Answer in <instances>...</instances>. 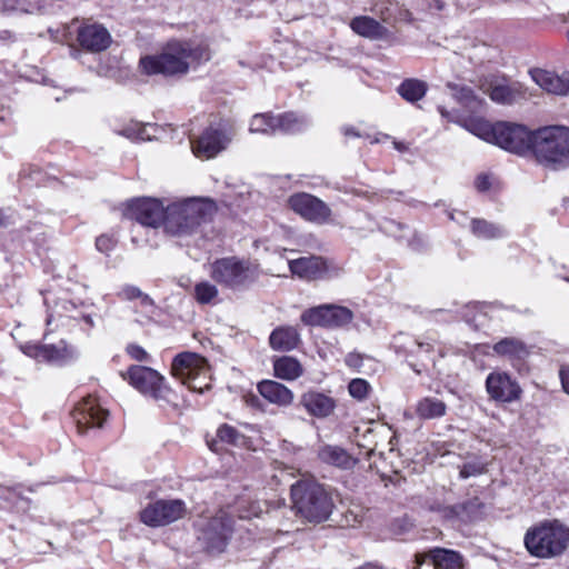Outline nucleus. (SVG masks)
Returning <instances> with one entry per match:
<instances>
[{"label":"nucleus","mask_w":569,"mask_h":569,"mask_svg":"<svg viewBox=\"0 0 569 569\" xmlns=\"http://www.w3.org/2000/svg\"><path fill=\"white\" fill-rule=\"evenodd\" d=\"M216 210V203L209 198H187L168 204L163 232L173 237L190 236Z\"/></svg>","instance_id":"obj_1"},{"label":"nucleus","mask_w":569,"mask_h":569,"mask_svg":"<svg viewBox=\"0 0 569 569\" xmlns=\"http://www.w3.org/2000/svg\"><path fill=\"white\" fill-rule=\"evenodd\" d=\"M209 58V51L204 47L174 41L160 56L144 57V72L167 76L186 73L190 66Z\"/></svg>","instance_id":"obj_2"},{"label":"nucleus","mask_w":569,"mask_h":569,"mask_svg":"<svg viewBox=\"0 0 569 569\" xmlns=\"http://www.w3.org/2000/svg\"><path fill=\"white\" fill-rule=\"evenodd\" d=\"M528 552L540 559L561 556L569 547V527L559 520H545L530 527L523 538Z\"/></svg>","instance_id":"obj_3"},{"label":"nucleus","mask_w":569,"mask_h":569,"mask_svg":"<svg viewBox=\"0 0 569 569\" xmlns=\"http://www.w3.org/2000/svg\"><path fill=\"white\" fill-rule=\"evenodd\" d=\"M291 499L297 515L309 522L326 521L333 509L330 493L313 480H300L293 483Z\"/></svg>","instance_id":"obj_4"},{"label":"nucleus","mask_w":569,"mask_h":569,"mask_svg":"<svg viewBox=\"0 0 569 569\" xmlns=\"http://www.w3.org/2000/svg\"><path fill=\"white\" fill-rule=\"evenodd\" d=\"M531 154L550 169L569 166V128L546 127L533 133Z\"/></svg>","instance_id":"obj_5"},{"label":"nucleus","mask_w":569,"mask_h":569,"mask_svg":"<svg viewBox=\"0 0 569 569\" xmlns=\"http://www.w3.org/2000/svg\"><path fill=\"white\" fill-rule=\"evenodd\" d=\"M210 277L224 288L241 290L258 280L260 268L249 259L231 256L214 260L210 264Z\"/></svg>","instance_id":"obj_6"},{"label":"nucleus","mask_w":569,"mask_h":569,"mask_svg":"<svg viewBox=\"0 0 569 569\" xmlns=\"http://www.w3.org/2000/svg\"><path fill=\"white\" fill-rule=\"evenodd\" d=\"M172 373L192 391L202 393L210 388V370L207 360L192 352H182L172 361Z\"/></svg>","instance_id":"obj_7"},{"label":"nucleus","mask_w":569,"mask_h":569,"mask_svg":"<svg viewBox=\"0 0 569 569\" xmlns=\"http://www.w3.org/2000/svg\"><path fill=\"white\" fill-rule=\"evenodd\" d=\"M197 538L210 553L222 552L232 531V519L220 510L213 517H203L196 522Z\"/></svg>","instance_id":"obj_8"},{"label":"nucleus","mask_w":569,"mask_h":569,"mask_svg":"<svg viewBox=\"0 0 569 569\" xmlns=\"http://www.w3.org/2000/svg\"><path fill=\"white\" fill-rule=\"evenodd\" d=\"M287 204L296 214L310 223L317 226L335 223L331 208L323 200L311 193H293L288 198Z\"/></svg>","instance_id":"obj_9"},{"label":"nucleus","mask_w":569,"mask_h":569,"mask_svg":"<svg viewBox=\"0 0 569 569\" xmlns=\"http://www.w3.org/2000/svg\"><path fill=\"white\" fill-rule=\"evenodd\" d=\"M290 272L303 280L312 281L339 277L343 269L331 259L307 256L288 261Z\"/></svg>","instance_id":"obj_10"},{"label":"nucleus","mask_w":569,"mask_h":569,"mask_svg":"<svg viewBox=\"0 0 569 569\" xmlns=\"http://www.w3.org/2000/svg\"><path fill=\"white\" fill-rule=\"evenodd\" d=\"M533 133L521 124L497 122L492 143L513 153L527 154L532 150Z\"/></svg>","instance_id":"obj_11"},{"label":"nucleus","mask_w":569,"mask_h":569,"mask_svg":"<svg viewBox=\"0 0 569 569\" xmlns=\"http://www.w3.org/2000/svg\"><path fill=\"white\" fill-rule=\"evenodd\" d=\"M233 132L226 127L207 128L198 139L191 140V149L196 157L201 159L214 158L231 142Z\"/></svg>","instance_id":"obj_12"},{"label":"nucleus","mask_w":569,"mask_h":569,"mask_svg":"<svg viewBox=\"0 0 569 569\" xmlns=\"http://www.w3.org/2000/svg\"><path fill=\"white\" fill-rule=\"evenodd\" d=\"M301 321L307 326L342 327L353 319V312L347 307L322 305L302 312Z\"/></svg>","instance_id":"obj_13"},{"label":"nucleus","mask_w":569,"mask_h":569,"mask_svg":"<svg viewBox=\"0 0 569 569\" xmlns=\"http://www.w3.org/2000/svg\"><path fill=\"white\" fill-rule=\"evenodd\" d=\"M21 351L39 362L63 365L78 356L77 350L64 341L58 345H39L28 342L20 347Z\"/></svg>","instance_id":"obj_14"},{"label":"nucleus","mask_w":569,"mask_h":569,"mask_svg":"<svg viewBox=\"0 0 569 569\" xmlns=\"http://www.w3.org/2000/svg\"><path fill=\"white\" fill-rule=\"evenodd\" d=\"M486 389L490 399L503 403L519 400L522 393V389L517 380L502 371H493L488 375Z\"/></svg>","instance_id":"obj_15"},{"label":"nucleus","mask_w":569,"mask_h":569,"mask_svg":"<svg viewBox=\"0 0 569 569\" xmlns=\"http://www.w3.org/2000/svg\"><path fill=\"white\" fill-rule=\"evenodd\" d=\"M186 506L181 500H158L144 508V525L167 526L183 517Z\"/></svg>","instance_id":"obj_16"},{"label":"nucleus","mask_w":569,"mask_h":569,"mask_svg":"<svg viewBox=\"0 0 569 569\" xmlns=\"http://www.w3.org/2000/svg\"><path fill=\"white\" fill-rule=\"evenodd\" d=\"M107 417L108 411L91 396L79 402L73 411V419L80 433H84L89 428L102 427Z\"/></svg>","instance_id":"obj_17"},{"label":"nucleus","mask_w":569,"mask_h":569,"mask_svg":"<svg viewBox=\"0 0 569 569\" xmlns=\"http://www.w3.org/2000/svg\"><path fill=\"white\" fill-rule=\"evenodd\" d=\"M77 39L82 48L91 52L106 50L111 43L109 31L99 23L84 24L78 29Z\"/></svg>","instance_id":"obj_18"},{"label":"nucleus","mask_w":569,"mask_h":569,"mask_svg":"<svg viewBox=\"0 0 569 569\" xmlns=\"http://www.w3.org/2000/svg\"><path fill=\"white\" fill-rule=\"evenodd\" d=\"M480 89L496 103L511 104L518 99L523 98L522 88L519 83L507 84L505 82L486 80L480 84Z\"/></svg>","instance_id":"obj_19"},{"label":"nucleus","mask_w":569,"mask_h":569,"mask_svg":"<svg viewBox=\"0 0 569 569\" xmlns=\"http://www.w3.org/2000/svg\"><path fill=\"white\" fill-rule=\"evenodd\" d=\"M427 559L432 561L435 569H461L463 566L462 557L459 552L443 548H435L426 555L416 556L415 569H419Z\"/></svg>","instance_id":"obj_20"},{"label":"nucleus","mask_w":569,"mask_h":569,"mask_svg":"<svg viewBox=\"0 0 569 569\" xmlns=\"http://www.w3.org/2000/svg\"><path fill=\"white\" fill-rule=\"evenodd\" d=\"M300 403L310 416L316 418H327L336 409V400L318 391L305 392L301 396Z\"/></svg>","instance_id":"obj_21"},{"label":"nucleus","mask_w":569,"mask_h":569,"mask_svg":"<svg viewBox=\"0 0 569 569\" xmlns=\"http://www.w3.org/2000/svg\"><path fill=\"white\" fill-rule=\"evenodd\" d=\"M532 80L545 91L552 94H568V72L561 76L545 69H533L530 71Z\"/></svg>","instance_id":"obj_22"},{"label":"nucleus","mask_w":569,"mask_h":569,"mask_svg":"<svg viewBox=\"0 0 569 569\" xmlns=\"http://www.w3.org/2000/svg\"><path fill=\"white\" fill-rule=\"evenodd\" d=\"M149 395L158 402H170L171 389L164 378L156 370L144 367V396ZM162 406V403H160Z\"/></svg>","instance_id":"obj_23"},{"label":"nucleus","mask_w":569,"mask_h":569,"mask_svg":"<svg viewBox=\"0 0 569 569\" xmlns=\"http://www.w3.org/2000/svg\"><path fill=\"white\" fill-rule=\"evenodd\" d=\"M481 507L480 500L472 498L453 506H445L439 511L448 520L471 521L479 515Z\"/></svg>","instance_id":"obj_24"},{"label":"nucleus","mask_w":569,"mask_h":569,"mask_svg":"<svg viewBox=\"0 0 569 569\" xmlns=\"http://www.w3.org/2000/svg\"><path fill=\"white\" fill-rule=\"evenodd\" d=\"M301 342L300 333L297 328L291 326H281L272 330L269 337L270 347L277 351H291Z\"/></svg>","instance_id":"obj_25"},{"label":"nucleus","mask_w":569,"mask_h":569,"mask_svg":"<svg viewBox=\"0 0 569 569\" xmlns=\"http://www.w3.org/2000/svg\"><path fill=\"white\" fill-rule=\"evenodd\" d=\"M258 391L266 400L278 406H289L293 401L292 391L273 380L261 381L258 385Z\"/></svg>","instance_id":"obj_26"},{"label":"nucleus","mask_w":569,"mask_h":569,"mask_svg":"<svg viewBox=\"0 0 569 569\" xmlns=\"http://www.w3.org/2000/svg\"><path fill=\"white\" fill-rule=\"evenodd\" d=\"M350 28L359 36L372 40L387 36V29L373 18L367 16L356 17L350 22Z\"/></svg>","instance_id":"obj_27"},{"label":"nucleus","mask_w":569,"mask_h":569,"mask_svg":"<svg viewBox=\"0 0 569 569\" xmlns=\"http://www.w3.org/2000/svg\"><path fill=\"white\" fill-rule=\"evenodd\" d=\"M460 124L467 131L486 142L492 143L495 140L496 124H491L489 121L481 117H466L460 121Z\"/></svg>","instance_id":"obj_28"},{"label":"nucleus","mask_w":569,"mask_h":569,"mask_svg":"<svg viewBox=\"0 0 569 569\" xmlns=\"http://www.w3.org/2000/svg\"><path fill=\"white\" fill-rule=\"evenodd\" d=\"M273 371L277 378L292 381L302 376L303 367L298 359L290 356H282L274 359Z\"/></svg>","instance_id":"obj_29"},{"label":"nucleus","mask_w":569,"mask_h":569,"mask_svg":"<svg viewBox=\"0 0 569 569\" xmlns=\"http://www.w3.org/2000/svg\"><path fill=\"white\" fill-rule=\"evenodd\" d=\"M167 207L157 198L144 197V227L164 229Z\"/></svg>","instance_id":"obj_30"},{"label":"nucleus","mask_w":569,"mask_h":569,"mask_svg":"<svg viewBox=\"0 0 569 569\" xmlns=\"http://www.w3.org/2000/svg\"><path fill=\"white\" fill-rule=\"evenodd\" d=\"M447 412V405L435 397H425L416 405V415L425 420L439 419Z\"/></svg>","instance_id":"obj_31"},{"label":"nucleus","mask_w":569,"mask_h":569,"mask_svg":"<svg viewBox=\"0 0 569 569\" xmlns=\"http://www.w3.org/2000/svg\"><path fill=\"white\" fill-rule=\"evenodd\" d=\"M321 461L339 467L350 468L355 465L352 457L342 448L336 446H325L319 450Z\"/></svg>","instance_id":"obj_32"},{"label":"nucleus","mask_w":569,"mask_h":569,"mask_svg":"<svg viewBox=\"0 0 569 569\" xmlns=\"http://www.w3.org/2000/svg\"><path fill=\"white\" fill-rule=\"evenodd\" d=\"M493 351L509 359H523L528 355L527 346L519 339L505 338L493 346Z\"/></svg>","instance_id":"obj_33"},{"label":"nucleus","mask_w":569,"mask_h":569,"mask_svg":"<svg viewBox=\"0 0 569 569\" xmlns=\"http://www.w3.org/2000/svg\"><path fill=\"white\" fill-rule=\"evenodd\" d=\"M277 132L297 133L309 126L306 117L298 116L295 112H286L276 117Z\"/></svg>","instance_id":"obj_34"},{"label":"nucleus","mask_w":569,"mask_h":569,"mask_svg":"<svg viewBox=\"0 0 569 569\" xmlns=\"http://www.w3.org/2000/svg\"><path fill=\"white\" fill-rule=\"evenodd\" d=\"M448 88L452 91L453 98L467 109L479 110L486 103L468 87L448 83Z\"/></svg>","instance_id":"obj_35"},{"label":"nucleus","mask_w":569,"mask_h":569,"mask_svg":"<svg viewBox=\"0 0 569 569\" xmlns=\"http://www.w3.org/2000/svg\"><path fill=\"white\" fill-rule=\"evenodd\" d=\"M427 83L419 79H406L398 87V93L409 102L421 100L427 92Z\"/></svg>","instance_id":"obj_36"},{"label":"nucleus","mask_w":569,"mask_h":569,"mask_svg":"<svg viewBox=\"0 0 569 569\" xmlns=\"http://www.w3.org/2000/svg\"><path fill=\"white\" fill-rule=\"evenodd\" d=\"M471 231L476 237L486 240L501 238L506 234V230L502 227L483 219H472Z\"/></svg>","instance_id":"obj_37"},{"label":"nucleus","mask_w":569,"mask_h":569,"mask_svg":"<svg viewBox=\"0 0 569 569\" xmlns=\"http://www.w3.org/2000/svg\"><path fill=\"white\" fill-rule=\"evenodd\" d=\"M250 132L273 134L277 132L276 116L270 113L254 114L250 122Z\"/></svg>","instance_id":"obj_38"},{"label":"nucleus","mask_w":569,"mask_h":569,"mask_svg":"<svg viewBox=\"0 0 569 569\" xmlns=\"http://www.w3.org/2000/svg\"><path fill=\"white\" fill-rule=\"evenodd\" d=\"M122 219L142 224V199L133 198L124 202L121 207Z\"/></svg>","instance_id":"obj_39"},{"label":"nucleus","mask_w":569,"mask_h":569,"mask_svg":"<svg viewBox=\"0 0 569 569\" xmlns=\"http://www.w3.org/2000/svg\"><path fill=\"white\" fill-rule=\"evenodd\" d=\"M218 297L216 284L201 281L194 286V298L201 305L211 303Z\"/></svg>","instance_id":"obj_40"},{"label":"nucleus","mask_w":569,"mask_h":569,"mask_svg":"<svg viewBox=\"0 0 569 569\" xmlns=\"http://www.w3.org/2000/svg\"><path fill=\"white\" fill-rule=\"evenodd\" d=\"M217 437L220 441L238 446L243 442V436L232 426L222 425L217 430Z\"/></svg>","instance_id":"obj_41"},{"label":"nucleus","mask_w":569,"mask_h":569,"mask_svg":"<svg viewBox=\"0 0 569 569\" xmlns=\"http://www.w3.org/2000/svg\"><path fill=\"white\" fill-rule=\"evenodd\" d=\"M121 378L138 391H142V367L132 365L126 371L120 372Z\"/></svg>","instance_id":"obj_42"},{"label":"nucleus","mask_w":569,"mask_h":569,"mask_svg":"<svg viewBox=\"0 0 569 569\" xmlns=\"http://www.w3.org/2000/svg\"><path fill=\"white\" fill-rule=\"evenodd\" d=\"M370 389L368 381L361 378L352 379L348 385L350 396L359 401L368 397Z\"/></svg>","instance_id":"obj_43"},{"label":"nucleus","mask_w":569,"mask_h":569,"mask_svg":"<svg viewBox=\"0 0 569 569\" xmlns=\"http://www.w3.org/2000/svg\"><path fill=\"white\" fill-rule=\"evenodd\" d=\"M485 472V466L481 462H468L460 469V477L467 479Z\"/></svg>","instance_id":"obj_44"},{"label":"nucleus","mask_w":569,"mask_h":569,"mask_svg":"<svg viewBox=\"0 0 569 569\" xmlns=\"http://www.w3.org/2000/svg\"><path fill=\"white\" fill-rule=\"evenodd\" d=\"M117 243V239L113 236L101 234L96 240L97 249L102 253L110 252Z\"/></svg>","instance_id":"obj_45"},{"label":"nucleus","mask_w":569,"mask_h":569,"mask_svg":"<svg viewBox=\"0 0 569 569\" xmlns=\"http://www.w3.org/2000/svg\"><path fill=\"white\" fill-rule=\"evenodd\" d=\"M141 131L142 126L139 122H131L122 130H120L119 133L132 141H139L141 139Z\"/></svg>","instance_id":"obj_46"},{"label":"nucleus","mask_w":569,"mask_h":569,"mask_svg":"<svg viewBox=\"0 0 569 569\" xmlns=\"http://www.w3.org/2000/svg\"><path fill=\"white\" fill-rule=\"evenodd\" d=\"M475 184L479 191H486L490 188L491 182L488 176L481 174L477 177Z\"/></svg>","instance_id":"obj_47"},{"label":"nucleus","mask_w":569,"mask_h":569,"mask_svg":"<svg viewBox=\"0 0 569 569\" xmlns=\"http://www.w3.org/2000/svg\"><path fill=\"white\" fill-rule=\"evenodd\" d=\"M127 353L134 360H142V348L139 345H129L127 347Z\"/></svg>","instance_id":"obj_48"},{"label":"nucleus","mask_w":569,"mask_h":569,"mask_svg":"<svg viewBox=\"0 0 569 569\" xmlns=\"http://www.w3.org/2000/svg\"><path fill=\"white\" fill-rule=\"evenodd\" d=\"M160 129L156 124L144 123V141L157 139V133Z\"/></svg>","instance_id":"obj_49"},{"label":"nucleus","mask_w":569,"mask_h":569,"mask_svg":"<svg viewBox=\"0 0 569 569\" xmlns=\"http://www.w3.org/2000/svg\"><path fill=\"white\" fill-rule=\"evenodd\" d=\"M560 379H561L563 390L569 395V367L561 368Z\"/></svg>","instance_id":"obj_50"},{"label":"nucleus","mask_w":569,"mask_h":569,"mask_svg":"<svg viewBox=\"0 0 569 569\" xmlns=\"http://www.w3.org/2000/svg\"><path fill=\"white\" fill-rule=\"evenodd\" d=\"M433 342L435 339L431 337H428L427 340H417V346L425 350L426 352H430L433 349Z\"/></svg>","instance_id":"obj_51"},{"label":"nucleus","mask_w":569,"mask_h":569,"mask_svg":"<svg viewBox=\"0 0 569 569\" xmlns=\"http://www.w3.org/2000/svg\"><path fill=\"white\" fill-rule=\"evenodd\" d=\"M123 295L128 299H134L140 296V289L136 287H128L123 289Z\"/></svg>","instance_id":"obj_52"},{"label":"nucleus","mask_w":569,"mask_h":569,"mask_svg":"<svg viewBox=\"0 0 569 569\" xmlns=\"http://www.w3.org/2000/svg\"><path fill=\"white\" fill-rule=\"evenodd\" d=\"M360 357L355 353H350L346 358V362L350 367H357L359 365Z\"/></svg>","instance_id":"obj_53"},{"label":"nucleus","mask_w":569,"mask_h":569,"mask_svg":"<svg viewBox=\"0 0 569 569\" xmlns=\"http://www.w3.org/2000/svg\"><path fill=\"white\" fill-rule=\"evenodd\" d=\"M6 11H21V12H28V10L23 7H20L18 4H11V6H4Z\"/></svg>","instance_id":"obj_54"},{"label":"nucleus","mask_w":569,"mask_h":569,"mask_svg":"<svg viewBox=\"0 0 569 569\" xmlns=\"http://www.w3.org/2000/svg\"><path fill=\"white\" fill-rule=\"evenodd\" d=\"M343 134L347 136V137H360L359 132H357L353 128L351 127H346L343 128Z\"/></svg>","instance_id":"obj_55"},{"label":"nucleus","mask_w":569,"mask_h":569,"mask_svg":"<svg viewBox=\"0 0 569 569\" xmlns=\"http://www.w3.org/2000/svg\"><path fill=\"white\" fill-rule=\"evenodd\" d=\"M357 569H383V568L376 562H367Z\"/></svg>","instance_id":"obj_56"},{"label":"nucleus","mask_w":569,"mask_h":569,"mask_svg":"<svg viewBox=\"0 0 569 569\" xmlns=\"http://www.w3.org/2000/svg\"><path fill=\"white\" fill-rule=\"evenodd\" d=\"M438 111L440 112L442 118H450V112L445 107L439 106Z\"/></svg>","instance_id":"obj_57"},{"label":"nucleus","mask_w":569,"mask_h":569,"mask_svg":"<svg viewBox=\"0 0 569 569\" xmlns=\"http://www.w3.org/2000/svg\"><path fill=\"white\" fill-rule=\"evenodd\" d=\"M393 144H395V148L398 149L399 151L407 150V147L402 142H393Z\"/></svg>","instance_id":"obj_58"},{"label":"nucleus","mask_w":569,"mask_h":569,"mask_svg":"<svg viewBox=\"0 0 569 569\" xmlns=\"http://www.w3.org/2000/svg\"><path fill=\"white\" fill-rule=\"evenodd\" d=\"M7 224V217L3 214L2 211H0V227Z\"/></svg>","instance_id":"obj_59"},{"label":"nucleus","mask_w":569,"mask_h":569,"mask_svg":"<svg viewBox=\"0 0 569 569\" xmlns=\"http://www.w3.org/2000/svg\"><path fill=\"white\" fill-rule=\"evenodd\" d=\"M449 217H450V219H451V220L457 221V222H459V223H462V221H461L459 218H456L455 213H452V212H451V213L449 214Z\"/></svg>","instance_id":"obj_60"},{"label":"nucleus","mask_w":569,"mask_h":569,"mask_svg":"<svg viewBox=\"0 0 569 569\" xmlns=\"http://www.w3.org/2000/svg\"><path fill=\"white\" fill-rule=\"evenodd\" d=\"M132 242H133V243H138V238L133 236V237H132Z\"/></svg>","instance_id":"obj_61"},{"label":"nucleus","mask_w":569,"mask_h":569,"mask_svg":"<svg viewBox=\"0 0 569 569\" xmlns=\"http://www.w3.org/2000/svg\"><path fill=\"white\" fill-rule=\"evenodd\" d=\"M568 93H569V72H568Z\"/></svg>","instance_id":"obj_62"}]
</instances>
